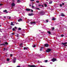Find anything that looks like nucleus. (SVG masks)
Returning <instances> with one entry per match:
<instances>
[{
  "label": "nucleus",
  "instance_id": "nucleus-27",
  "mask_svg": "<svg viewBox=\"0 0 67 67\" xmlns=\"http://www.w3.org/2000/svg\"><path fill=\"white\" fill-rule=\"evenodd\" d=\"M23 45V43H22L20 44V46H22Z\"/></svg>",
  "mask_w": 67,
  "mask_h": 67
},
{
  "label": "nucleus",
  "instance_id": "nucleus-2",
  "mask_svg": "<svg viewBox=\"0 0 67 67\" xmlns=\"http://www.w3.org/2000/svg\"><path fill=\"white\" fill-rule=\"evenodd\" d=\"M61 44L64 46H67V45H66V44H67V42H65L64 43H62Z\"/></svg>",
  "mask_w": 67,
  "mask_h": 67
},
{
  "label": "nucleus",
  "instance_id": "nucleus-22",
  "mask_svg": "<svg viewBox=\"0 0 67 67\" xmlns=\"http://www.w3.org/2000/svg\"><path fill=\"white\" fill-rule=\"evenodd\" d=\"M44 6L46 7H47V4H44Z\"/></svg>",
  "mask_w": 67,
  "mask_h": 67
},
{
  "label": "nucleus",
  "instance_id": "nucleus-24",
  "mask_svg": "<svg viewBox=\"0 0 67 67\" xmlns=\"http://www.w3.org/2000/svg\"><path fill=\"white\" fill-rule=\"evenodd\" d=\"M7 61H8V62H9L10 61V59L9 58H8L7 59Z\"/></svg>",
  "mask_w": 67,
  "mask_h": 67
},
{
  "label": "nucleus",
  "instance_id": "nucleus-61",
  "mask_svg": "<svg viewBox=\"0 0 67 67\" xmlns=\"http://www.w3.org/2000/svg\"><path fill=\"white\" fill-rule=\"evenodd\" d=\"M1 42V41H0V42Z\"/></svg>",
  "mask_w": 67,
  "mask_h": 67
},
{
  "label": "nucleus",
  "instance_id": "nucleus-49",
  "mask_svg": "<svg viewBox=\"0 0 67 67\" xmlns=\"http://www.w3.org/2000/svg\"><path fill=\"white\" fill-rule=\"evenodd\" d=\"M17 67H21V66H17Z\"/></svg>",
  "mask_w": 67,
  "mask_h": 67
},
{
  "label": "nucleus",
  "instance_id": "nucleus-21",
  "mask_svg": "<svg viewBox=\"0 0 67 67\" xmlns=\"http://www.w3.org/2000/svg\"><path fill=\"white\" fill-rule=\"evenodd\" d=\"M48 33L49 34H51V32L49 31H48Z\"/></svg>",
  "mask_w": 67,
  "mask_h": 67
},
{
  "label": "nucleus",
  "instance_id": "nucleus-40",
  "mask_svg": "<svg viewBox=\"0 0 67 67\" xmlns=\"http://www.w3.org/2000/svg\"><path fill=\"white\" fill-rule=\"evenodd\" d=\"M31 12H33V10H32V9H31Z\"/></svg>",
  "mask_w": 67,
  "mask_h": 67
},
{
  "label": "nucleus",
  "instance_id": "nucleus-15",
  "mask_svg": "<svg viewBox=\"0 0 67 67\" xmlns=\"http://www.w3.org/2000/svg\"><path fill=\"white\" fill-rule=\"evenodd\" d=\"M5 45H8L9 44H8V43L7 42H5Z\"/></svg>",
  "mask_w": 67,
  "mask_h": 67
},
{
  "label": "nucleus",
  "instance_id": "nucleus-11",
  "mask_svg": "<svg viewBox=\"0 0 67 67\" xmlns=\"http://www.w3.org/2000/svg\"><path fill=\"white\" fill-rule=\"evenodd\" d=\"M3 12H5V13H8V12H7V10H3Z\"/></svg>",
  "mask_w": 67,
  "mask_h": 67
},
{
  "label": "nucleus",
  "instance_id": "nucleus-6",
  "mask_svg": "<svg viewBox=\"0 0 67 67\" xmlns=\"http://www.w3.org/2000/svg\"><path fill=\"white\" fill-rule=\"evenodd\" d=\"M44 47H48L49 46V44H44Z\"/></svg>",
  "mask_w": 67,
  "mask_h": 67
},
{
  "label": "nucleus",
  "instance_id": "nucleus-44",
  "mask_svg": "<svg viewBox=\"0 0 67 67\" xmlns=\"http://www.w3.org/2000/svg\"><path fill=\"white\" fill-rule=\"evenodd\" d=\"M13 56V55H12V54H10V56Z\"/></svg>",
  "mask_w": 67,
  "mask_h": 67
},
{
  "label": "nucleus",
  "instance_id": "nucleus-32",
  "mask_svg": "<svg viewBox=\"0 0 67 67\" xmlns=\"http://www.w3.org/2000/svg\"><path fill=\"white\" fill-rule=\"evenodd\" d=\"M46 22H48V20H46Z\"/></svg>",
  "mask_w": 67,
  "mask_h": 67
},
{
  "label": "nucleus",
  "instance_id": "nucleus-42",
  "mask_svg": "<svg viewBox=\"0 0 67 67\" xmlns=\"http://www.w3.org/2000/svg\"><path fill=\"white\" fill-rule=\"evenodd\" d=\"M35 0H30V1H34Z\"/></svg>",
  "mask_w": 67,
  "mask_h": 67
},
{
  "label": "nucleus",
  "instance_id": "nucleus-54",
  "mask_svg": "<svg viewBox=\"0 0 67 67\" xmlns=\"http://www.w3.org/2000/svg\"><path fill=\"white\" fill-rule=\"evenodd\" d=\"M16 24H19L18 23H16Z\"/></svg>",
  "mask_w": 67,
  "mask_h": 67
},
{
  "label": "nucleus",
  "instance_id": "nucleus-10",
  "mask_svg": "<svg viewBox=\"0 0 67 67\" xmlns=\"http://www.w3.org/2000/svg\"><path fill=\"white\" fill-rule=\"evenodd\" d=\"M32 15H34V14L32 13H31V14H29L28 15L29 16H32Z\"/></svg>",
  "mask_w": 67,
  "mask_h": 67
},
{
  "label": "nucleus",
  "instance_id": "nucleus-29",
  "mask_svg": "<svg viewBox=\"0 0 67 67\" xmlns=\"http://www.w3.org/2000/svg\"><path fill=\"white\" fill-rule=\"evenodd\" d=\"M48 62V60H45V63H47Z\"/></svg>",
  "mask_w": 67,
  "mask_h": 67
},
{
  "label": "nucleus",
  "instance_id": "nucleus-5",
  "mask_svg": "<svg viewBox=\"0 0 67 67\" xmlns=\"http://www.w3.org/2000/svg\"><path fill=\"white\" fill-rule=\"evenodd\" d=\"M56 60H57L56 59L53 58V59H52L51 60L53 62H55V61H56Z\"/></svg>",
  "mask_w": 67,
  "mask_h": 67
},
{
  "label": "nucleus",
  "instance_id": "nucleus-45",
  "mask_svg": "<svg viewBox=\"0 0 67 67\" xmlns=\"http://www.w3.org/2000/svg\"><path fill=\"white\" fill-rule=\"evenodd\" d=\"M32 8H34V6L33 5H32Z\"/></svg>",
  "mask_w": 67,
  "mask_h": 67
},
{
  "label": "nucleus",
  "instance_id": "nucleus-55",
  "mask_svg": "<svg viewBox=\"0 0 67 67\" xmlns=\"http://www.w3.org/2000/svg\"><path fill=\"white\" fill-rule=\"evenodd\" d=\"M29 6L30 7H31V4H30V5H29Z\"/></svg>",
  "mask_w": 67,
  "mask_h": 67
},
{
  "label": "nucleus",
  "instance_id": "nucleus-53",
  "mask_svg": "<svg viewBox=\"0 0 67 67\" xmlns=\"http://www.w3.org/2000/svg\"><path fill=\"white\" fill-rule=\"evenodd\" d=\"M9 19H11V17H10L9 18Z\"/></svg>",
  "mask_w": 67,
  "mask_h": 67
},
{
  "label": "nucleus",
  "instance_id": "nucleus-38",
  "mask_svg": "<svg viewBox=\"0 0 67 67\" xmlns=\"http://www.w3.org/2000/svg\"><path fill=\"white\" fill-rule=\"evenodd\" d=\"M60 7H62V4H60Z\"/></svg>",
  "mask_w": 67,
  "mask_h": 67
},
{
  "label": "nucleus",
  "instance_id": "nucleus-57",
  "mask_svg": "<svg viewBox=\"0 0 67 67\" xmlns=\"http://www.w3.org/2000/svg\"><path fill=\"white\" fill-rule=\"evenodd\" d=\"M13 1L14 2V1Z\"/></svg>",
  "mask_w": 67,
  "mask_h": 67
},
{
  "label": "nucleus",
  "instance_id": "nucleus-26",
  "mask_svg": "<svg viewBox=\"0 0 67 67\" xmlns=\"http://www.w3.org/2000/svg\"><path fill=\"white\" fill-rule=\"evenodd\" d=\"M13 31H15V29H14V28H13Z\"/></svg>",
  "mask_w": 67,
  "mask_h": 67
},
{
  "label": "nucleus",
  "instance_id": "nucleus-46",
  "mask_svg": "<svg viewBox=\"0 0 67 67\" xmlns=\"http://www.w3.org/2000/svg\"><path fill=\"white\" fill-rule=\"evenodd\" d=\"M15 29H17V27H15Z\"/></svg>",
  "mask_w": 67,
  "mask_h": 67
},
{
  "label": "nucleus",
  "instance_id": "nucleus-31",
  "mask_svg": "<svg viewBox=\"0 0 67 67\" xmlns=\"http://www.w3.org/2000/svg\"><path fill=\"white\" fill-rule=\"evenodd\" d=\"M18 30H21V28H18Z\"/></svg>",
  "mask_w": 67,
  "mask_h": 67
},
{
  "label": "nucleus",
  "instance_id": "nucleus-36",
  "mask_svg": "<svg viewBox=\"0 0 67 67\" xmlns=\"http://www.w3.org/2000/svg\"><path fill=\"white\" fill-rule=\"evenodd\" d=\"M17 37H19V34H17Z\"/></svg>",
  "mask_w": 67,
  "mask_h": 67
},
{
  "label": "nucleus",
  "instance_id": "nucleus-23",
  "mask_svg": "<svg viewBox=\"0 0 67 67\" xmlns=\"http://www.w3.org/2000/svg\"><path fill=\"white\" fill-rule=\"evenodd\" d=\"M61 37H64V35H61Z\"/></svg>",
  "mask_w": 67,
  "mask_h": 67
},
{
  "label": "nucleus",
  "instance_id": "nucleus-17",
  "mask_svg": "<svg viewBox=\"0 0 67 67\" xmlns=\"http://www.w3.org/2000/svg\"><path fill=\"white\" fill-rule=\"evenodd\" d=\"M27 48H29V47H27V48H26V47L24 48V49L25 50V49H27Z\"/></svg>",
  "mask_w": 67,
  "mask_h": 67
},
{
  "label": "nucleus",
  "instance_id": "nucleus-34",
  "mask_svg": "<svg viewBox=\"0 0 67 67\" xmlns=\"http://www.w3.org/2000/svg\"><path fill=\"white\" fill-rule=\"evenodd\" d=\"M36 2L37 3H39V2H39V1H36Z\"/></svg>",
  "mask_w": 67,
  "mask_h": 67
},
{
  "label": "nucleus",
  "instance_id": "nucleus-48",
  "mask_svg": "<svg viewBox=\"0 0 67 67\" xmlns=\"http://www.w3.org/2000/svg\"><path fill=\"white\" fill-rule=\"evenodd\" d=\"M5 50H6V51H8V49L7 48H6L5 49Z\"/></svg>",
  "mask_w": 67,
  "mask_h": 67
},
{
  "label": "nucleus",
  "instance_id": "nucleus-39",
  "mask_svg": "<svg viewBox=\"0 0 67 67\" xmlns=\"http://www.w3.org/2000/svg\"><path fill=\"white\" fill-rule=\"evenodd\" d=\"M62 5H65V4H64V3H63L62 4Z\"/></svg>",
  "mask_w": 67,
  "mask_h": 67
},
{
  "label": "nucleus",
  "instance_id": "nucleus-41",
  "mask_svg": "<svg viewBox=\"0 0 67 67\" xmlns=\"http://www.w3.org/2000/svg\"><path fill=\"white\" fill-rule=\"evenodd\" d=\"M40 51H42V48H41L40 49Z\"/></svg>",
  "mask_w": 67,
  "mask_h": 67
},
{
  "label": "nucleus",
  "instance_id": "nucleus-1",
  "mask_svg": "<svg viewBox=\"0 0 67 67\" xmlns=\"http://www.w3.org/2000/svg\"><path fill=\"white\" fill-rule=\"evenodd\" d=\"M39 13L40 15H44V14H45V12L43 11H42L39 12Z\"/></svg>",
  "mask_w": 67,
  "mask_h": 67
},
{
  "label": "nucleus",
  "instance_id": "nucleus-19",
  "mask_svg": "<svg viewBox=\"0 0 67 67\" xmlns=\"http://www.w3.org/2000/svg\"><path fill=\"white\" fill-rule=\"evenodd\" d=\"M52 20L53 21H55V20H56V19H55V18H52Z\"/></svg>",
  "mask_w": 67,
  "mask_h": 67
},
{
  "label": "nucleus",
  "instance_id": "nucleus-58",
  "mask_svg": "<svg viewBox=\"0 0 67 67\" xmlns=\"http://www.w3.org/2000/svg\"><path fill=\"white\" fill-rule=\"evenodd\" d=\"M0 26H1V25H0Z\"/></svg>",
  "mask_w": 67,
  "mask_h": 67
},
{
  "label": "nucleus",
  "instance_id": "nucleus-4",
  "mask_svg": "<svg viewBox=\"0 0 67 67\" xmlns=\"http://www.w3.org/2000/svg\"><path fill=\"white\" fill-rule=\"evenodd\" d=\"M28 67H37L35 65H28Z\"/></svg>",
  "mask_w": 67,
  "mask_h": 67
},
{
  "label": "nucleus",
  "instance_id": "nucleus-20",
  "mask_svg": "<svg viewBox=\"0 0 67 67\" xmlns=\"http://www.w3.org/2000/svg\"><path fill=\"white\" fill-rule=\"evenodd\" d=\"M33 47H36V45H34L33 46H32Z\"/></svg>",
  "mask_w": 67,
  "mask_h": 67
},
{
  "label": "nucleus",
  "instance_id": "nucleus-35",
  "mask_svg": "<svg viewBox=\"0 0 67 67\" xmlns=\"http://www.w3.org/2000/svg\"><path fill=\"white\" fill-rule=\"evenodd\" d=\"M36 9H37V10H40V8H36Z\"/></svg>",
  "mask_w": 67,
  "mask_h": 67
},
{
  "label": "nucleus",
  "instance_id": "nucleus-7",
  "mask_svg": "<svg viewBox=\"0 0 67 67\" xmlns=\"http://www.w3.org/2000/svg\"><path fill=\"white\" fill-rule=\"evenodd\" d=\"M15 62H16V58H14L13 63H15Z\"/></svg>",
  "mask_w": 67,
  "mask_h": 67
},
{
  "label": "nucleus",
  "instance_id": "nucleus-59",
  "mask_svg": "<svg viewBox=\"0 0 67 67\" xmlns=\"http://www.w3.org/2000/svg\"><path fill=\"white\" fill-rule=\"evenodd\" d=\"M47 1H48V0H46Z\"/></svg>",
  "mask_w": 67,
  "mask_h": 67
},
{
  "label": "nucleus",
  "instance_id": "nucleus-56",
  "mask_svg": "<svg viewBox=\"0 0 67 67\" xmlns=\"http://www.w3.org/2000/svg\"><path fill=\"white\" fill-rule=\"evenodd\" d=\"M41 6H42V7H44V6H43V5H42Z\"/></svg>",
  "mask_w": 67,
  "mask_h": 67
},
{
  "label": "nucleus",
  "instance_id": "nucleus-9",
  "mask_svg": "<svg viewBox=\"0 0 67 67\" xmlns=\"http://www.w3.org/2000/svg\"><path fill=\"white\" fill-rule=\"evenodd\" d=\"M15 4L14 2H13L12 4V7H14V6H15Z\"/></svg>",
  "mask_w": 67,
  "mask_h": 67
},
{
  "label": "nucleus",
  "instance_id": "nucleus-33",
  "mask_svg": "<svg viewBox=\"0 0 67 67\" xmlns=\"http://www.w3.org/2000/svg\"><path fill=\"white\" fill-rule=\"evenodd\" d=\"M3 5V4H0V7H1V5Z\"/></svg>",
  "mask_w": 67,
  "mask_h": 67
},
{
  "label": "nucleus",
  "instance_id": "nucleus-52",
  "mask_svg": "<svg viewBox=\"0 0 67 67\" xmlns=\"http://www.w3.org/2000/svg\"><path fill=\"white\" fill-rule=\"evenodd\" d=\"M38 6H41V5L40 4L38 5Z\"/></svg>",
  "mask_w": 67,
  "mask_h": 67
},
{
  "label": "nucleus",
  "instance_id": "nucleus-43",
  "mask_svg": "<svg viewBox=\"0 0 67 67\" xmlns=\"http://www.w3.org/2000/svg\"><path fill=\"white\" fill-rule=\"evenodd\" d=\"M22 35L23 36H24V35H25V34H22Z\"/></svg>",
  "mask_w": 67,
  "mask_h": 67
},
{
  "label": "nucleus",
  "instance_id": "nucleus-28",
  "mask_svg": "<svg viewBox=\"0 0 67 67\" xmlns=\"http://www.w3.org/2000/svg\"><path fill=\"white\" fill-rule=\"evenodd\" d=\"M55 30V28L54 27H52V30Z\"/></svg>",
  "mask_w": 67,
  "mask_h": 67
},
{
  "label": "nucleus",
  "instance_id": "nucleus-13",
  "mask_svg": "<svg viewBox=\"0 0 67 67\" xmlns=\"http://www.w3.org/2000/svg\"><path fill=\"white\" fill-rule=\"evenodd\" d=\"M61 14L62 16H65V15L64 14H63V13H61Z\"/></svg>",
  "mask_w": 67,
  "mask_h": 67
},
{
  "label": "nucleus",
  "instance_id": "nucleus-12",
  "mask_svg": "<svg viewBox=\"0 0 67 67\" xmlns=\"http://www.w3.org/2000/svg\"><path fill=\"white\" fill-rule=\"evenodd\" d=\"M13 23H14V22L13 23L12 22L10 24L11 25H13V26H14V24H13Z\"/></svg>",
  "mask_w": 67,
  "mask_h": 67
},
{
  "label": "nucleus",
  "instance_id": "nucleus-60",
  "mask_svg": "<svg viewBox=\"0 0 67 67\" xmlns=\"http://www.w3.org/2000/svg\"><path fill=\"white\" fill-rule=\"evenodd\" d=\"M11 28H12V27H11Z\"/></svg>",
  "mask_w": 67,
  "mask_h": 67
},
{
  "label": "nucleus",
  "instance_id": "nucleus-18",
  "mask_svg": "<svg viewBox=\"0 0 67 67\" xmlns=\"http://www.w3.org/2000/svg\"><path fill=\"white\" fill-rule=\"evenodd\" d=\"M0 45H3V46H5V44H1Z\"/></svg>",
  "mask_w": 67,
  "mask_h": 67
},
{
  "label": "nucleus",
  "instance_id": "nucleus-16",
  "mask_svg": "<svg viewBox=\"0 0 67 67\" xmlns=\"http://www.w3.org/2000/svg\"><path fill=\"white\" fill-rule=\"evenodd\" d=\"M20 21H22V19H20L18 20V22H20Z\"/></svg>",
  "mask_w": 67,
  "mask_h": 67
},
{
  "label": "nucleus",
  "instance_id": "nucleus-25",
  "mask_svg": "<svg viewBox=\"0 0 67 67\" xmlns=\"http://www.w3.org/2000/svg\"><path fill=\"white\" fill-rule=\"evenodd\" d=\"M52 1L50 2H49V4H52Z\"/></svg>",
  "mask_w": 67,
  "mask_h": 67
},
{
  "label": "nucleus",
  "instance_id": "nucleus-3",
  "mask_svg": "<svg viewBox=\"0 0 67 67\" xmlns=\"http://www.w3.org/2000/svg\"><path fill=\"white\" fill-rule=\"evenodd\" d=\"M51 51V49L49 48H48L46 51V52H47L48 53H49V52H50Z\"/></svg>",
  "mask_w": 67,
  "mask_h": 67
},
{
  "label": "nucleus",
  "instance_id": "nucleus-47",
  "mask_svg": "<svg viewBox=\"0 0 67 67\" xmlns=\"http://www.w3.org/2000/svg\"><path fill=\"white\" fill-rule=\"evenodd\" d=\"M12 34V35H14V34L13 33Z\"/></svg>",
  "mask_w": 67,
  "mask_h": 67
},
{
  "label": "nucleus",
  "instance_id": "nucleus-14",
  "mask_svg": "<svg viewBox=\"0 0 67 67\" xmlns=\"http://www.w3.org/2000/svg\"><path fill=\"white\" fill-rule=\"evenodd\" d=\"M31 24H35L36 22H30Z\"/></svg>",
  "mask_w": 67,
  "mask_h": 67
},
{
  "label": "nucleus",
  "instance_id": "nucleus-51",
  "mask_svg": "<svg viewBox=\"0 0 67 67\" xmlns=\"http://www.w3.org/2000/svg\"><path fill=\"white\" fill-rule=\"evenodd\" d=\"M4 18H6V16H4Z\"/></svg>",
  "mask_w": 67,
  "mask_h": 67
},
{
  "label": "nucleus",
  "instance_id": "nucleus-30",
  "mask_svg": "<svg viewBox=\"0 0 67 67\" xmlns=\"http://www.w3.org/2000/svg\"><path fill=\"white\" fill-rule=\"evenodd\" d=\"M17 2H20V0H18L17 1Z\"/></svg>",
  "mask_w": 67,
  "mask_h": 67
},
{
  "label": "nucleus",
  "instance_id": "nucleus-50",
  "mask_svg": "<svg viewBox=\"0 0 67 67\" xmlns=\"http://www.w3.org/2000/svg\"><path fill=\"white\" fill-rule=\"evenodd\" d=\"M5 48H4V51H5Z\"/></svg>",
  "mask_w": 67,
  "mask_h": 67
},
{
  "label": "nucleus",
  "instance_id": "nucleus-37",
  "mask_svg": "<svg viewBox=\"0 0 67 67\" xmlns=\"http://www.w3.org/2000/svg\"><path fill=\"white\" fill-rule=\"evenodd\" d=\"M0 32H2V29H0Z\"/></svg>",
  "mask_w": 67,
  "mask_h": 67
},
{
  "label": "nucleus",
  "instance_id": "nucleus-8",
  "mask_svg": "<svg viewBox=\"0 0 67 67\" xmlns=\"http://www.w3.org/2000/svg\"><path fill=\"white\" fill-rule=\"evenodd\" d=\"M26 10L27 11H31V9L29 8H27L26 9Z\"/></svg>",
  "mask_w": 67,
  "mask_h": 67
}]
</instances>
